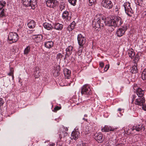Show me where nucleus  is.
Listing matches in <instances>:
<instances>
[{
	"mask_svg": "<svg viewBox=\"0 0 146 146\" xmlns=\"http://www.w3.org/2000/svg\"><path fill=\"white\" fill-rule=\"evenodd\" d=\"M123 23L122 18L119 16H115L106 21L105 18L103 15L101 14H98L95 16L92 21V25L94 30L98 31L101 27H103L104 25L115 28L120 26Z\"/></svg>",
	"mask_w": 146,
	"mask_h": 146,
	"instance_id": "1",
	"label": "nucleus"
},
{
	"mask_svg": "<svg viewBox=\"0 0 146 146\" xmlns=\"http://www.w3.org/2000/svg\"><path fill=\"white\" fill-rule=\"evenodd\" d=\"M81 93L82 95H90L92 93L90 86L88 84L84 85L82 88Z\"/></svg>",
	"mask_w": 146,
	"mask_h": 146,
	"instance_id": "2",
	"label": "nucleus"
},
{
	"mask_svg": "<svg viewBox=\"0 0 146 146\" xmlns=\"http://www.w3.org/2000/svg\"><path fill=\"white\" fill-rule=\"evenodd\" d=\"M18 39V35L16 33L11 32L9 33L8 39L10 43L17 42Z\"/></svg>",
	"mask_w": 146,
	"mask_h": 146,
	"instance_id": "3",
	"label": "nucleus"
},
{
	"mask_svg": "<svg viewBox=\"0 0 146 146\" xmlns=\"http://www.w3.org/2000/svg\"><path fill=\"white\" fill-rule=\"evenodd\" d=\"M123 6L126 13L129 16H131V14L133 13V11L130 6V3L129 2L124 3Z\"/></svg>",
	"mask_w": 146,
	"mask_h": 146,
	"instance_id": "4",
	"label": "nucleus"
},
{
	"mask_svg": "<svg viewBox=\"0 0 146 146\" xmlns=\"http://www.w3.org/2000/svg\"><path fill=\"white\" fill-rule=\"evenodd\" d=\"M102 6L108 9L112 8L113 4L110 0H102L101 2Z\"/></svg>",
	"mask_w": 146,
	"mask_h": 146,
	"instance_id": "5",
	"label": "nucleus"
},
{
	"mask_svg": "<svg viewBox=\"0 0 146 146\" xmlns=\"http://www.w3.org/2000/svg\"><path fill=\"white\" fill-rule=\"evenodd\" d=\"M77 40L79 46L84 48L83 45L86 42V38L81 34H78L77 36Z\"/></svg>",
	"mask_w": 146,
	"mask_h": 146,
	"instance_id": "6",
	"label": "nucleus"
},
{
	"mask_svg": "<svg viewBox=\"0 0 146 146\" xmlns=\"http://www.w3.org/2000/svg\"><path fill=\"white\" fill-rule=\"evenodd\" d=\"M58 3V2L56 0H48L46 2V4L48 7L53 8L56 7Z\"/></svg>",
	"mask_w": 146,
	"mask_h": 146,
	"instance_id": "7",
	"label": "nucleus"
},
{
	"mask_svg": "<svg viewBox=\"0 0 146 146\" xmlns=\"http://www.w3.org/2000/svg\"><path fill=\"white\" fill-rule=\"evenodd\" d=\"M145 129V127L144 126L141 124L134 125L132 128H131L132 131H133L134 130H135L137 131L140 132L144 131Z\"/></svg>",
	"mask_w": 146,
	"mask_h": 146,
	"instance_id": "8",
	"label": "nucleus"
},
{
	"mask_svg": "<svg viewBox=\"0 0 146 146\" xmlns=\"http://www.w3.org/2000/svg\"><path fill=\"white\" fill-rule=\"evenodd\" d=\"M68 130V129L66 127H62L61 128V131L60 132L59 137L60 139L62 137L64 138L67 136L68 135V133L66 132V131Z\"/></svg>",
	"mask_w": 146,
	"mask_h": 146,
	"instance_id": "9",
	"label": "nucleus"
},
{
	"mask_svg": "<svg viewBox=\"0 0 146 146\" xmlns=\"http://www.w3.org/2000/svg\"><path fill=\"white\" fill-rule=\"evenodd\" d=\"M63 19L67 21H69L71 18V14L68 11H64L62 15Z\"/></svg>",
	"mask_w": 146,
	"mask_h": 146,
	"instance_id": "10",
	"label": "nucleus"
},
{
	"mask_svg": "<svg viewBox=\"0 0 146 146\" xmlns=\"http://www.w3.org/2000/svg\"><path fill=\"white\" fill-rule=\"evenodd\" d=\"M94 139L99 143L102 142L104 140L103 135L100 133L95 134L94 135Z\"/></svg>",
	"mask_w": 146,
	"mask_h": 146,
	"instance_id": "11",
	"label": "nucleus"
},
{
	"mask_svg": "<svg viewBox=\"0 0 146 146\" xmlns=\"http://www.w3.org/2000/svg\"><path fill=\"white\" fill-rule=\"evenodd\" d=\"M126 30L127 28L125 27L118 29L116 31V34L118 36H122Z\"/></svg>",
	"mask_w": 146,
	"mask_h": 146,
	"instance_id": "12",
	"label": "nucleus"
},
{
	"mask_svg": "<svg viewBox=\"0 0 146 146\" xmlns=\"http://www.w3.org/2000/svg\"><path fill=\"white\" fill-rule=\"evenodd\" d=\"M80 136V133L79 131H73L71 133V136L70 137L72 139L76 140Z\"/></svg>",
	"mask_w": 146,
	"mask_h": 146,
	"instance_id": "13",
	"label": "nucleus"
},
{
	"mask_svg": "<svg viewBox=\"0 0 146 146\" xmlns=\"http://www.w3.org/2000/svg\"><path fill=\"white\" fill-rule=\"evenodd\" d=\"M145 102V100L144 97L136 99L135 104L139 106H142L143 105Z\"/></svg>",
	"mask_w": 146,
	"mask_h": 146,
	"instance_id": "14",
	"label": "nucleus"
},
{
	"mask_svg": "<svg viewBox=\"0 0 146 146\" xmlns=\"http://www.w3.org/2000/svg\"><path fill=\"white\" fill-rule=\"evenodd\" d=\"M73 49V47L72 46H69L66 49V54H65V57L64 58L65 60L67 56H68L71 54L72 53V51Z\"/></svg>",
	"mask_w": 146,
	"mask_h": 146,
	"instance_id": "15",
	"label": "nucleus"
},
{
	"mask_svg": "<svg viewBox=\"0 0 146 146\" xmlns=\"http://www.w3.org/2000/svg\"><path fill=\"white\" fill-rule=\"evenodd\" d=\"M43 26L46 29L50 30L54 28L53 25L51 24L48 23H45L43 24Z\"/></svg>",
	"mask_w": 146,
	"mask_h": 146,
	"instance_id": "16",
	"label": "nucleus"
},
{
	"mask_svg": "<svg viewBox=\"0 0 146 146\" xmlns=\"http://www.w3.org/2000/svg\"><path fill=\"white\" fill-rule=\"evenodd\" d=\"M114 130L113 127H111L110 126H108V125H105L103 128L102 129V132H108L109 131H112Z\"/></svg>",
	"mask_w": 146,
	"mask_h": 146,
	"instance_id": "17",
	"label": "nucleus"
},
{
	"mask_svg": "<svg viewBox=\"0 0 146 146\" xmlns=\"http://www.w3.org/2000/svg\"><path fill=\"white\" fill-rule=\"evenodd\" d=\"M137 94L140 98L144 97L143 96L144 93V90L141 88H138L136 90Z\"/></svg>",
	"mask_w": 146,
	"mask_h": 146,
	"instance_id": "18",
	"label": "nucleus"
},
{
	"mask_svg": "<svg viewBox=\"0 0 146 146\" xmlns=\"http://www.w3.org/2000/svg\"><path fill=\"white\" fill-rule=\"evenodd\" d=\"M53 27V29L58 31H60L62 29L63 25L62 24L57 23L54 24Z\"/></svg>",
	"mask_w": 146,
	"mask_h": 146,
	"instance_id": "19",
	"label": "nucleus"
},
{
	"mask_svg": "<svg viewBox=\"0 0 146 146\" xmlns=\"http://www.w3.org/2000/svg\"><path fill=\"white\" fill-rule=\"evenodd\" d=\"M44 45L46 48H50L53 46V43L51 40L47 41L44 42Z\"/></svg>",
	"mask_w": 146,
	"mask_h": 146,
	"instance_id": "20",
	"label": "nucleus"
},
{
	"mask_svg": "<svg viewBox=\"0 0 146 146\" xmlns=\"http://www.w3.org/2000/svg\"><path fill=\"white\" fill-rule=\"evenodd\" d=\"M64 73L65 77L67 79H69L71 74L70 71L67 68H64Z\"/></svg>",
	"mask_w": 146,
	"mask_h": 146,
	"instance_id": "21",
	"label": "nucleus"
},
{
	"mask_svg": "<svg viewBox=\"0 0 146 146\" xmlns=\"http://www.w3.org/2000/svg\"><path fill=\"white\" fill-rule=\"evenodd\" d=\"M76 25V23L74 21L72 22L67 27V29L69 31H72L74 29Z\"/></svg>",
	"mask_w": 146,
	"mask_h": 146,
	"instance_id": "22",
	"label": "nucleus"
},
{
	"mask_svg": "<svg viewBox=\"0 0 146 146\" xmlns=\"http://www.w3.org/2000/svg\"><path fill=\"white\" fill-rule=\"evenodd\" d=\"M43 38L42 36L41 35L35 36V41L37 43L40 42Z\"/></svg>",
	"mask_w": 146,
	"mask_h": 146,
	"instance_id": "23",
	"label": "nucleus"
},
{
	"mask_svg": "<svg viewBox=\"0 0 146 146\" xmlns=\"http://www.w3.org/2000/svg\"><path fill=\"white\" fill-rule=\"evenodd\" d=\"M35 25V22L33 20H31L27 24L28 27L31 29L34 28Z\"/></svg>",
	"mask_w": 146,
	"mask_h": 146,
	"instance_id": "24",
	"label": "nucleus"
},
{
	"mask_svg": "<svg viewBox=\"0 0 146 146\" xmlns=\"http://www.w3.org/2000/svg\"><path fill=\"white\" fill-rule=\"evenodd\" d=\"M128 52L129 57L131 58H134L135 54L133 49H131L128 50Z\"/></svg>",
	"mask_w": 146,
	"mask_h": 146,
	"instance_id": "25",
	"label": "nucleus"
},
{
	"mask_svg": "<svg viewBox=\"0 0 146 146\" xmlns=\"http://www.w3.org/2000/svg\"><path fill=\"white\" fill-rule=\"evenodd\" d=\"M30 5L29 7H31V9H34L35 7L36 6V0H33L32 1H30Z\"/></svg>",
	"mask_w": 146,
	"mask_h": 146,
	"instance_id": "26",
	"label": "nucleus"
},
{
	"mask_svg": "<svg viewBox=\"0 0 146 146\" xmlns=\"http://www.w3.org/2000/svg\"><path fill=\"white\" fill-rule=\"evenodd\" d=\"M22 2L23 5L25 7H28L30 5V1L31 0H22Z\"/></svg>",
	"mask_w": 146,
	"mask_h": 146,
	"instance_id": "27",
	"label": "nucleus"
},
{
	"mask_svg": "<svg viewBox=\"0 0 146 146\" xmlns=\"http://www.w3.org/2000/svg\"><path fill=\"white\" fill-rule=\"evenodd\" d=\"M17 24L18 26L20 27L23 25V21L22 20V17H20L17 19Z\"/></svg>",
	"mask_w": 146,
	"mask_h": 146,
	"instance_id": "28",
	"label": "nucleus"
},
{
	"mask_svg": "<svg viewBox=\"0 0 146 146\" xmlns=\"http://www.w3.org/2000/svg\"><path fill=\"white\" fill-rule=\"evenodd\" d=\"M6 17V14L5 13V10L3 9L0 11V18H3Z\"/></svg>",
	"mask_w": 146,
	"mask_h": 146,
	"instance_id": "29",
	"label": "nucleus"
},
{
	"mask_svg": "<svg viewBox=\"0 0 146 146\" xmlns=\"http://www.w3.org/2000/svg\"><path fill=\"white\" fill-rule=\"evenodd\" d=\"M131 72L133 73H136L137 72V69L136 66L135 65L133 66L131 70Z\"/></svg>",
	"mask_w": 146,
	"mask_h": 146,
	"instance_id": "30",
	"label": "nucleus"
},
{
	"mask_svg": "<svg viewBox=\"0 0 146 146\" xmlns=\"http://www.w3.org/2000/svg\"><path fill=\"white\" fill-rule=\"evenodd\" d=\"M31 47L30 46H27L25 49L24 50V54L27 55L29 52L30 50Z\"/></svg>",
	"mask_w": 146,
	"mask_h": 146,
	"instance_id": "31",
	"label": "nucleus"
},
{
	"mask_svg": "<svg viewBox=\"0 0 146 146\" xmlns=\"http://www.w3.org/2000/svg\"><path fill=\"white\" fill-rule=\"evenodd\" d=\"M141 78L143 80H146V68L145 69L143 72Z\"/></svg>",
	"mask_w": 146,
	"mask_h": 146,
	"instance_id": "32",
	"label": "nucleus"
},
{
	"mask_svg": "<svg viewBox=\"0 0 146 146\" xmlns=\"http://www.w3.org/2000/svg\"><path fill=\"white\" fill-rule=\"evenodd\" d=\"M13 72H14V70L13 69V68H12L10 67V72H9V73L8 74V75L9 76H12L13 78H14Z\"/></svg>",
	"mask_w": 146,
	"mask_h": 146,
	"instance_id": "33",
	"label": "nucleus"
},
{
	"mask_svg": "<svg viewBox=\"0 0 146 146\" xmlns=\"http://www.w3.org/2000/svg\"><path fill=\"white\" fill-rule=\"evenodd\" d=\"M39 73L40 71L39 70H36L34 72V74L35 78H38L40 76Z\"/></svg>",
	"mask_w": 146,
	"mask_h": 146,
	"instance_id": "34",
	"label": "nucleus"
},
{
	"mask_svg": "<svg viewBox=\"0 0 146 146\" xmlns=\"http://www.w3.org/2000/svg\"><path fill=\"white\" fill-rule=\"evenodd\" d=\"M96 2V0H89V4H88L89 6H92L93 5L95 4Z\"/></svg>",
	"mask_w": 146,
	"mask_h": 146,
	"instance_id": "35",
	"label": "nucleus"
},
{
	"mask_svg": "<svg viewBox=\"0 0 146 146\" xmlns=\"http://www.w3.org/2000/svg\"><path fill=\"white\" fill-rule=\"evenodd\" d=\"M69 2L71 5H74L76 4V0H68Z\"/></svg>",
	"mask_w": 146,
	"mask_h": 146,
	"instance_id": "36",
	"label": "nucleus"
},
{
	"mask_svg": "<svg viewBox=\"0 0 146 146\" xmlns=\"http://www.w3.org/2000/svg\"><path fill=\"white\" fill-rule=\"evenodd\" d=\"M63 56L61 53H58L57 55L56 58L58 60L59 59L60 60L62 58Z\"/></svg>",
	"mask_w": 146,
	"mask_h": 146,
	"instance_id": "37",
	"label": "nucleus"
},
{
	"mask_svg": "<svg viewBox=\"0 0 146 146\" xmlns=\"http://www.w3.org/2000/svg\"><path fill=\"white\" fill-rule=\"evenodd\" d=\"M79 50L78 51V54L79 55H80L82 53V51L83 50V48H82H82L80 47V46H79Z\"/></svg>",
	"mask_w": 146,
	"mask_h": 146,
	"instance_id": "38",
	"label": "nucleus"
},
{
	"mask_svg": "<svg viewBox=\"0 0 146 146\" xmlns=\"http://www.w3.org/2000/svg\"><path fill=\"white\" fill-rule=\"evenodd\" d=\"M61 108L58 106H57L55 107L53 110H52V111L54 112H56L57 110L60 109Z\"/></svg>",
	"mask_w": 146,
	"mask_h": 146,
	"instance_id": "39",
	"label": "nucleus"
},
{
	"mask_svg": "<svg viewBox=\"0 0 146 146\" xmlns=\"http://www.w3.org/2000/svg\"><path fill=\"white\" fill-rule=\"evenodd\" d=\"M4 103V101L1 98H0V106H2Z\"/></svg>",
	"mask_w": 146,
	"mask_h": 146,
	"instance_id": "40",
	"label": "nucleus"
},
{
	"mask_svg": "<svg viewBox=\"0 0 146 146\" xmlns=\"http://www.w3.org/2000/svg\"><path fill=\"white\" fill-rule=\"evenodd\" d=\"M109 68V65H106V66L104 68V70L105 71H106Z\"/></svg>",
	"mask_w": 146,
	"mask_h": 146,
	"instance_id": "41",
	"label": "nucleus"
},
{
	"mask_svg": "<svg viewBox=\"0 0 146 146\" xmlns=\"http://www.w3.org/2000/svg\"><path fill=\"white\" fill-rule=\"evenodd\" d=\"M99 65L100 67L102 68H103L104 66V64L103 62H99Z\"/></svg>",
	"mask_w": 146,
	"mask_h": 146,
	"instance_id": "42",
	"label": "nucleus"
},
{
	"mask_svg": "<svg viewBox=\"0 0 146 146\" xmlns=\"http://www.w3.org/2000/svg\"><path fill=\"white\" fill-rule=\"evenodd\" d=\"M142 108L143 110L146 111V105H143L142 106Z\"/></svg>",
	"mask_w": 146,
	"mask_h": 146,
	"instance_id": "43",
	"label": "nucleus"
},
{
	"mask_svg": "<svg viewBox=\"0 0 146 146\" xmlns=\"http://www.w3.org/2000/svg\"><path fill=\"white\" fill-rule=\"evenodd\" d=\"M121 110L120 108H119L118 109V111H121ZM119 113L120 114V115H118V116L119 117H121V115H122V114L120 112H119Z\"/></svg>",
	"mask_w": 146,
	"mask_h": 146,
	"instance_id": "44",
	"label": "nucleus"
},
{
	"mask_svg": "<svg viewBox=\"0 0 146 146\" xmlns=\"http://www.w3.org/2000/svg\"><path fill=\"white\" fill-rule=\"evenodd\" d=\"M64 6L62 5L60 7V10L61 11H62L64 9Z\"/></svg>",
	"mask_w": 146,
	"mask_h": 146,
	"instance_id": "45",
	"label": "nucleus"
},
{
	"mask_svg": "<svg viewBox=\"0 0 146 146\" xmlns=\"http://www.w3.org/2000/svg\"><path fill=\"white\" fill-rule=\"evenodd\" d=\"M55 144L54 143H50L49 144L48 146H54Z\"/></svg>",
	"mask_w": 146,
	"mask_h": 146,
	"instance_id": "46",
	"label": "nucleus"
},
{
	"mask_svg": "<svg viewBox=\"0 0 146 146\" xmlns=\"http://www.w3.org/2000/svg\"><path fill=\"white\" fill-rule=\"evenodd\" d=\"M132 133V132H129V130L127 131L126 132H125V133H126L128 135H129V134H131Z\"/></svg>",
	"mask_w": 146,
	"mask_h": 146,
	"instance_id": "47",
	"label": "nucleus"
},
{
	"mask_svg": "<svg viewBox=\"0 0 146 146\" xmlns=\"http://www.w3.org/2000/svg\"><path fill=\"white\" fill-rule=\"evenodd\" d=\"M143 13L145 15H146V8L144 9Z\"/></svg>",
	"mask_w": 146,
	"mask_h": 146,
	"instance_id": "48",
	"label": "nucleus"
},
{
	"mask_svg": "<svg viewBox=\"0 0 146 146\" xmlns=\"http://www.w3.org/2000/svg\"><path fill=\"white\" fill-rule=\"evenodd\" d=\"M84 144L82 143H81L80 144V146H84Z\"/></svg>",
	"mask_w": 146,
	"mask_h": 146,
	"instance_id": "49",
	"label": "nucleus"
},
{
	"mask_svg": "<svg viewBox=\"0 0 146 146\" xmlns=\"http://www.w3.org/2000/svg\"><path fill=\"white\" fill-rule=\"evenodd\" d=\"M49 59V58L48 56H47V57H46V60L47 61Z\"/></svg>",
	"mask_w": 146,
	"mask_h": 146,
	"instance_id": "50",
	"label": "nucleus"
},
{
	"mask_svg": "<svg viewBox=\"0 0 146 146\" xmlns=\"http://www.w3.org/2000/svg\"><path fill=\"white\" fill-rule=\"evenodd\" d=\"M135 96H136L135 95L133 96V99H135Z\"/></svg>",
	"mask_w": 146,
	"mask_h": 146,
	"instance_id": "51",
	"label": "nucleus"
},
{
	"mask_svg": "<svg viewBox=\"0 0 146 146\" xmlns=\"http://www.w3.org/2000/svg\"><path fill=\"white\" fill-rule=\"evenodd\" d=\"M122 144H119V145H118L116 146H121L122 145Z\"/></svg>",
	"mask_w": 146,
	"mask_h": 146,
	"instance_id": "52",
	"label": "nucleus"
},
{
	"mask_svg": "<svg viewBox=\"0 0 146 146\" xmlns=\"http://www.w3.org/2000/svg\"><path fill=\"white\" fill-rule=\"evenodd\" d=\"M83 120H84V121H87V119H85V118H83Z\"/></svg>",
	"mask_w": 146,
	"mask_h": 146,
	"instance_id": "53",
	"label": "nucleus"
},
{
	"mask_svg": "<svg viewBox=\"0 0 146 146\" xmlns=\"http://www.w3.org/2000/svg\"><path fill=\"white\" fill-rule=\"evenodd\" d=\"M84 116V117H87V115H85Z\"/></svg>",
	"mask_w": 146,
	"mask_h": 146,
	"instance_id": "54",
	"label": "nucleus"
},
{
	"mask_svg": "<svg viewBox=\"0 0 146 146\" xmlns=\"http://www.w3.org/2000/svg\"><path fill=\"white\" fill-rule=\"evenodd\" d=\"M114 30V28H113L112 29V31H113Z\"/></svg>",
	"mask_w": 146,
	"mask_h": 146,
	"instance_id": "55",
	"label": "nucleus"
},
{
	"mask_svg": "<svg viewBox=\"0 0 146 146\" xmlns=\"http://www.w3.org/2000/svg\"><path fill=\"white\" fill-rule=\"evenodd\" d=\"M57 145L58 144V142H57Z\"/></svg>",
	"mask_w": 146,
	"mask_h": 146,
	"instance_id": "56",
	"label": "nucleus"
},
{
	"mask_svg": "<svg viewBox=\"0 0 146 146\" xmlns=\"http://www.w3.org/2000/svg\"><path fill=\"white\" fill-rule=\"evenodd\" d=\"M136 60V58H135V59H134V60Z\"/></svg>",
	"mask_w": 146,
	"mask_h": 146,
	"instance_id": "57",
	"label": "nucleus"
},
{
	"mask_svg": "<svg viewBox=\"0 0 146 146\" xmlns=\"http://www.w3.org/2000/svg\"><path fill=\"white\" fill-rule=\"evenodd\" d=\"M140 0L141 1H143V0Z\"/></svg>",
	"mask_w": 146,
	"mask_h": 146,
	"instance_id": "58",
	"label": "nucleus"
},
{
	"mask_svg": "<svg viewBox=\"0 0 146 146\" xmlns=\"http://www.w3.org/2000/svg\"><path fill=\"white\" fill-rule=\"evenodd\" d=\"M60 145V146H61V145Z\"/></svg>",
	"mask_w": 146,
	"mask_h": 146,
	"instance_id": "59",
	"label": "nucleus"
},
{
	"mask_svg": "<svg viewBox=\"0 0 146 146\" xmlns=\"http://www.w3.org/2000/svg\"><path fill=\"white\" fill-rule=\"evenodd\" d=\"M115 11H117V10H115Z\"/></svg>",
	"mask_w": 146,
	"mask_h": 146,
	"instance_id": "60",
	"label": "nucleus"
}]
</instances>
